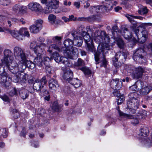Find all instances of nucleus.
<instances>
[{
  "mask_svg": "<svg viewBox=\"0 0 152 152\" xmlns=\"http://www.w3.org/2000/svg\"><path fill=\"white\" fill-rule=\"evenodd\" d=\"M13 53L15 59L19 61L18 68L20 72H23L26 67L31 70L34 68L35 63L27 60L26 54L22 48L15 47L13 49Z\"/></svg>",
  "mask_w": 152,
  "mask_h": 152,
  "instance_id": "obj_1",
  "label": "nucleus"
},
{
  "mask_svg": "<svg viewBox=\"0 0 152 152\" xmlns=\"http://www.w3.org/2000/svg\"><path fill=\"white\" fill-rule=\"evenodd\" d=\"M4 58L1 59V63L0 64V75L3 76V78H5L7 72L5 71V67L7 68L9 71L13 73H15L19 71L18 64L13 61L14 58L10 60L9 57H7L4 61Z\"/></svg>",
  "mask_w": 152,
  "mask_h": 152,
  "instance_id": "obj_2",
  "label": "nucleus"
},
{
  "mask_svg": "<svg viewBox=\"0 0 152 152\" xmlns=\"http://www.w3.org/2000/svg\"><path fill=\"white\" fill-rule=\"evenodd\" d=\"M135 26V25L134 24V27ZM140 28L141 27L138 26L135 29L134 28V32L135 36L137 37L136 39L135 37H134V45L137 42L142 44L146 41L147 38V31L146 30L142 31L140 32L141 34H140L139 31Z\"/></svg>",
  "mask_w": 152,
  "mask_h": 152,
  "instance_id": "obj_3",
  "label": "nucleus"
},
{
  "mask_svg": "<svg viewBox=\"0 0 152 152\" xmlns=\"http://www.w3.org/2000/svg\"><path fill=\"white\" fill-rule=\"evenodd\" d=\"M41 2L45 4L46 7L44 10L46 14H48L52 12L53 10L58 8L59 1L56 0H42Z\"/></svg>",
  "mask_w": 152,
  "mask_h": 152,
  "instance_id": "obj_4",
  "label": "nucleus"
},
{
  "mask_svg": "<svg viewBox=\"0 0 152 152\" xmlns=\"http://www.w3.org/2000/svg\"><path fill=\"white\" fill-rule=\"evenodd\" d=\"M94 41L97 43L99 44L102 42H110V38L104 31L99 32L96 31L92 35Z\"/></svg>",
  "mask_w": 152,
  "mask_h": 152,
  "instance_id": "obj_5",
  "label": "nucleus"
},
{
  "mask_svg": "<svg viewBox=\"0 0 152 152\" xmlns=\"http://www.w3.org/2000/svg\"><path fill=\"white\" fill-rule=\"evenodd\" d=\"M19 71H19L13 74L12 73L13 75H11V76L9 74H7V75L10 77L11 80L9 79V80L8 78H7V82H9L10 84V82L12 80L15 83H18L20 81L21 82V83H25L28 78L27 75L25 73L21 74L18 72Z\"/></svg>",
  "mask_w": 152,
  "mask_h": 152,
  "instance_id": "obj_6",
  "label": "nucleus"
},
{
  "mask_svg": "<svg viewBox=\"0 0 152 152\" xmlns=\"http://www.w3.org/2000/svg\"><path fill=\"white\" fill-rule=\"evenodd\" d=\"M134 117H138L139 118H145L147 115L146 111L140 109L139 107V101L134 97Z\"/></svg>",
  "mask_w": 152,
  "mask_h": 152,
  "instance_id": "obj_7",
  "label": "nucleus"
},
{
  "mask_svg": "<svg viewBox=\"0 0 152 152\" xmlns=\"http://www.w3.org/2000/svg\"><path fill=\"white\" fill-rule=\"evenodd\" d=\"M38 41H40L39 43L34 50V51L36 54L37 56H43V54L45 52V48L47 45L43 43L44 39L42 37H39Z\"/></svg>",
  "mask_w": 152,
  "mask_h": 152,
  "instance_id": "obj_8",
  "label": "nucleus"
},
{
  "mask_svg": "<svg viewBox=\"0 0 152 152\" xmlns=\"http://www.w3.org/2000/svg\"><path fill=\"white\" fill-rule=\"evenodd\" d=\"M45 77H43L40 80L37 79L34 82L33 86L34 90L37 91L42 90L44 86L47 83Z\"/></svg>",
  "mask_w": 152,
  "mask_h": 152,
  "instance_id": "obj_9",
  "label": "nucleus"
},
{
  "mask_svg": "<svg viewBox=\"0 0 152 152\" xmlns=\"http://www.w3.org/2000/svg\"><path fill=\"white\" fill-rule=\"evenodd\" d=\"M63 53L66 57L70 59H73L74 56L77 55L78 51L76 48H63Z\"/></svg>",
  "mask_w": 152,
  "mask_h": 152,
  "instance_id": "obj_10",
  "label": "nucleus"
},
{
  "mask_svg": "<svg viewBox=\"0 0 152 152\" xmlns=\"http://www.w3.org/2000/svg\"><path fill=\"white\" fill-rule=\"evenodd\" d=\"M43 56H37L34 60V62L35 65L39 67L42 66L44 64H46V62H48L51 60V58H49L48 57H43V60H42Z\"/></svg>",
  "mask_w": 152,
  "mask_h": 152,
  "instance_id": "obj_11",
  "label": "nucleus"
},
{
  "mask_svg": "<svg viewBox=\"0 0 152 152\" xmlns=\"http://www.w3.org/2000/svg\"><path fill=\"white\" fill-rule=\"evenodd\" d=\"M82 36L83 37L85 42L87 45L88 50L92 53L94 52V47L93 44V41L91 39L89 35L86 32V34H84V36Z\"/></svg>",
  "mask_w": 152,
  "mask_h": 152,
  "instance_id": "obj_12",
  "label": "nucleus"
},
{
  "mask_svg": "<svg viewBox=\"0 0 152 152\" xmlns=\"http://www.w3.org/2000/svg\"><path fill=\"white\" fill-rule=\"evenodd\" d=\"M43 21L41 20H37L35 23L30 26L29 29L31 32L33 33H37L41 29Z\"/></svg>",
  "mask_w": 152,
  "mask_h": 152,
  "instance_id": "obj_13",
  "label": "nucleus"
},
{
  "mask_svg": "<svg viewBox=\"0 0 152 152\" xmlns=\"http://www.w3.org/2000/svg\"><path fill=\"white\" fill-rule=\"evenodd\" d=\"M75 31H72L71 33L72 35L74 38L73 45L77 47H80L82 45L83 42V38L76 35L75 34Z\"/></svg>",
  "mask_w": 152,
  "mask_h": 152,
  "instance_id": "obj_14",
  "label": "nucleus"
},
{
  "mask_svg": "<svg viewBox=\"0 0 152 152\" xmlns=\"http://www.w3.org/2000/svg\"><path fill=\"white\" fill-rule=\"evenodd\" d=\"M111 87L115 90L119 89L122 86V83L119 79H113L110 83Z\"/></svg>",
  "mask_w": 152,
  "mask_h": 152,
  "instance_id": "obj_15",
  "label": "nucleus"
},
{
  "mask_svg": "<svg viewBox=\"0 0 152 152\" xmlns=\"http://www.w3.org/2000/svg\"><path fill=\"white\" fill-rule=\"evenodd\" d=\"M28 8L33 11L39 12L41 11V7L38 3L32 2L28 5Z\"/></svg>",
  "mask_w": 152,
  "mask_h": 152,
  "instance_id": "obj_16",
  "label": "nucleus"
},
{
  "mask_svg": "<svg viewBox=\"0 0 152 152\" xmlns=\"http://www.w3.org/2000/svg\"><path fill=\"white\" fill-rule=\"evenodd\" d=\"M7 32L10 34L12 36L19 41L22 40L24 39V37L20 32V30L18 31L11 30L9 28Z\"/></svg>",
  "mask_w": 152,
  "mask_h": 152,
  "instance_id": "obj_17",
  "label": "nucleus"
},
{
  "mask_svg": "<svg viewBox=\"0 0 152 152\" xmlns=\"http://www.w3.org/2000/svg\"><path fill=\"white\" fill-rule=\"evenodd\" d=\"M65 69L64 71L63 77L69 82L73 76V72L69 68H66Z\"/></svg>",
  "mask_w": 152,
  "mask_h": 152,
  "instance_id": "obj_18",
  "label": "nucleus"
},
{
  "mask_svg": "<svg viewBox=\"0 0 152 152\" xmlns=\"http://www.w3.org/2000/svg\"><path fill=\"white\" fill-rule=\"evenodd\" d=\"M114 96L117 97V101L118 105L120 104L124 100V97L123 95H121L118 89L115 90L113 92Z\"/></svg>",
  "mask_w": 152,
  "mask_h": 152,
  "instance_id": "obj_19",
  "label": "nucleus"
},
{
  "mask_svg": "<svg viewBox=\"0 0 152 152\" xmlns=\"http://www.w3.org/2000/svg\"><path fill=\"white\" fill-rule=\"evenodd\" d=\"M104 43V44H103V45H101V46L99 45V48H98V50L99 52L102 53V54H104L105 53H106L107 51H106L107 50H109L110 49V46L108 44V43L109 42H108Z\"/></svg>",
  "mask_w": 152,
  "mask_h": 152,
  "instance_id": "obj_20",
  "label": "nucleus"
},
{
  "mask_svg": "<svg viewBox=\"0 0 152 152\" xmlns=\"http://www.w3.org/2000/svg\"><path fill=\"white\" fill-rule=\"evenodd\" d=\"M144 72L143 69L140 66L135 68L134 74V78L138 79L141 77Z\"/></svg>",
  "mask_w": 152,
  "mask_h": 152,
  "instance_id": "obj_21",
  "label": "nucleus"
},
{
  "mask_svg": "<svg viewBox=\"0 0 152 152\" xmlns=\"http://www.w3.org/2000/svg\"><path fill=\"white\" fill-rule=\"evenodd\" d=\"M140 133L139 134L140 136L146 137L148 135L149 129L148 127L146 126H142L140 129Z\"/></svg>",
  "mask_w": 152,
  "mask_h": 152,
  "instance_id": "obj_22",
  "label": "nucleus"
},
{
  "mask_svg": "<svg viewBox=\"0 0 152 152\" xmlns=\"http://www.w3.org/2000/svg\"><path fill=\"white\" fill-rule=\"evenodd\" d=\"M49 88L54 90H56L59 87V85L57 81L51 79L49 81Z\"/></svg>",
  "mask_w": 152,
  "mask_h": 152,
  "instance_id": "obj_23",
  "label": "nucleus"
},
{
  "mask_svg": "<svg viewBox=\"0 0 152 152\" xmlns=\"http://www.w3.org/2000/svg\"><path fill=\"white\" fill-rule=\"evenodd\" d=\"M0 76H1L0 78V83L3 84V85L6 88H7V87H9L10 86V82H7V78H8V79L9 80H11V78L8 75H7V73L6 76H5V78H3V76L0 75Z\"/></svg>",
  "mask_w": 152,
  "mask_h": 152,
  "instance_id": "obj_24",
  "label": "nucleus"
},
{
  "mask_svg": "<svg viewBox=\"0 0 152 152\" xmlns=\"http://www.w3.org/2000/svg\"><path fill=\"white\" fill-rule=\"evenodd\" d=\"M64 57L62 56H60L58 53L55 52L52 54L50 58H52L51 60L52 59V58H53L56 62L61 63Z\"/></svg>",
  "mask_w": 152,
  "mask_h": 152,
  "instance_id": "obj_25",
  "label": "nucleus"
},
{
  "mask_svg": "<svg viewBox=\"0 0 152 152\" xmlns=\"http://www.w3.org/2000/svg\"><path fill=\"white\" fill-rule=\"evenodd\" d=\"M121 52L117 53L114 58H113V62L114 66L116 68H118L120 67L121 65V63L118 61V59L119 58L118 56H120Z\"/></svg>",
  "mask_w": 152,
  "mask_h": 152,
  "instance_id": "obj_26",
  "label": "nucleus"
},
{
  "mask_svg": "<svg viewBox=\"0 0 152 152\" xmlns=\"http://www.w3.org/2000/svg\"><path fill=\"white\" fill-rule=\"evenodd\" d=\"M12 54V52L10 50L7 49H5L4 51L3 57L4 58V61L6 60L7 57H9L10 61L13 59Z\"/></svg>",
  "mask_w": 152,
  "mask_h": 152,
  "instance_id": "obj_27",
  "label": "nucleus"
},
{
  "mask_svg": "<svg viewBox=\"0 0 152 152\" xmlns=\"http://www.w3.org/2000/svg\"><path fill=\"white\" fill-rule=\"evenodd\" d=\"M69 83L73 85L75 88H77L80 87L81 85L80 81L78 79L73 78H72Z\"/></svg>",
  "mask_w": 152,
  "mask_h": 152,
  "instance_id": "obj_28",
  "label": "nucleus"
},
{
  "mask_svg": "<svg viewBox=\"0 0 152 152\" xmlns=\"http://www.w3.org/2000/svg\"><path fill=\"white\" fill-rule=\"evenodd\" d=\"M101 8L103 12L108 11L112 9L113 4L110 2H107L103 6H101Z\"/></svg>",
  "mask_w": 152,
  "mask_h": 152,
  "instance_id": "obj_29",
  "label": "nucleus"
},
{
  "mask_svg": "<svg viewBox=\"0 0 152 152\" xmlns=\"http://www.w3.org/2000/svg\"><path fill=\"white\" fill-rule=\"evenodd\" d=\"M72 31L75 32L76 33L75 34L78 36L79 35L84 36V34H86V32L85 31V28L82 26L78 27L76 31Z\"/></svg>",
  "mask_w": 152,
  "mask_h": 152,
  "instance_id": "obj_30",
  "label": "nucleus"
},
{
  "mask_svg": "<svg viewBox=\"0 0 152 152\" xmlns=\"http://www.w3.org/2000/svg\"><path fill=\"white\" fill-rule=\"evenodd\" d=\"M129 97L130 98L129 100L127 102V105L128 109L131 112L132 111L133 108V97L132 93V92H130L129 94Z\"/></svg>",
  "mask_w": 152,
  "mask_h": 152,
  "instance_id": "obj_31",
  "label": "nucleus"
},
{
  "mask_svg": "<svg viewBox=\"0 0 152 152\" xmlns=\"http://www.w3.org/2000/svg\"><path fill=\"white\" fill-rule=\"evenodd\" d=\"M18 92L20 97L23 99H25L28 96V92L25 89L19 90Z\"/></svg>",
  "mask_w": 152,
  "mask_h": 152,
  "instance_id": "obj_32",
  "label": "nucleus"
},
{
  "mask_svg": "<svg viewBox=\"0 0 152 152\" xmlns=\"http://www.w3.org/2000/svg\"><path fill=\"white\" fill-rule=\"evenodd\" d=\"M139 10H138V13L141 15H145L148 12V10L146 6H144L141 4L138 5Z\"/></svg>",
  "mask_w": 152,
  "mask_h": 152,
  "instance_id": "obj_33",
  "label": "nucleus"
},
{
  "mask_svg": "<svg viewBox=\"0 0 152 152\" xmlns=\"http://www.w3.org/2000/svg\"><path fill=\"white\" fill-rule=\"evenodd\" d=\"M122 35L126 39H130L132 37V35L131 33L129 31L127 28H125L123 32H121Z\"/></svg>",
  "mask_w": 152,
  "mask_h": 152,
  "instance_id": "obj_34",
  "label": "nucleus"
},
{
  "mask_svg": "<svg viewBox=\"0 0 152 152\" xmlns=\"http://www.w3.org/2000/svg\"><path fill=\"white\" fill-rule=\"evenodd\" d=\"M144 52V50L141 48H140L137 49L135 52L134 53V56L135 57L137 56L139 58L142 59L144 58V57L142 56V53Z\"/></svg>",
  "mask_w": 152,
  "mask_h": 152,
  "instance_id": "obj_35",
  "label": "nucleus"
},
{
  "mask_svg": "<svg viewBox=\"0 0 152 152\" xmlns=\"http://www.w3.org/2000/svg\"><path fill=\"white\" fill-rule=\"evenodd\" d=\"M64 45L65 48H75L73 46V41L69 39H67L64 42Z\"/></svg>",
  "mask_w": 152,
  "mask_h": 152,
  "instance_id": "obj_36",
  "label": "nucleus"
},
{
  "mask_svg": "<svg viewBox=\"0 0 152 152\" xmlns=\"http://www.w3.org/2000/svg\"><path fill=\"white\" fill-rule=\"evenodd\" d=\"M117 109L118 111V113L120 117L126 118L128 119H132V116L131 115L125 113L121 111L120 110L119 106L117 107Z\"/></svg>",
  "mask_w": 152,
  "mask_h": 152,
  "instance_id": "obj_37",
  "label": "nucleus"
},
{
  "mask_svg": "<svg viewBox=\"0 0 152 152\" xmlns=\"http://www.w3.org/2000/svg\"><path fill=\"white\" fill-rule=\"evenodd\" d=\"M39 38L37 39V40H34L32 41L30 44V49L34 51L37 45L39 43L40 41H38Z\"/></svg>",
  "mask_w": 152,
  "mask_h": 152,
  "instance_id": "obj_38",
  "label": "nucleus"
},
{
  "mask_svg": "<svg viewBox=\"0 0 152 152\" xmlns=\"http://www.w3.org/2000/svg\"><path fill=\"white\" fill-rule=\"evenodd\" d=\"M25 8V7L23 6L20 4H17L15 5L13 7V10L20 12H22Z\"/></svg>",
  "mask_w": 152,
  "mask_h": 152,
  "instance_id": "obj_39",
  "label": "nucleus"
},
{
  "mask_svg": "<svg viewBox=\"0 0 152 152\" xmlns=\"http://www.w3.org/2000/svg\"><path fill=\"white\" fill-rule=\"evenodd\" d=\"M20 32L21 34L23 36L24 39L25 37H30V34L26 28H22L20 29Z\"/></svg>",
  "mask_w": 152,
  "mask_h": 152,
  "instance_id": "obj_40",
  "label": "nucleus"
},
{
  "mask_svg": "<svg viewBox=\"0 0 152 152\" xmlns=\"http://www.w3.org/2000/svg\"><path fill=\"white\" fill-rule=\"evenodd\" d=\"M116 40L119 48L121 49H123L124 47L125 44L122 39L120 37H118L116 39Z\"/></svg>",
  "mask_w": 152,
  "mask_h": 152,
  "instance_id": "obj_41",
  "label": "nucleus"
},
{
  "mask_svg": "<svg viewBox=\"0 0 152 152\" xmlns=\"http://www.w3.org/2000/svg\"><path fill=\"white\" fill-rule=\"evenodd\" d=\"M151 88L150 86L145 87L141 91V93L143 95H146L151 90Z\"/></svg>",
  "mask_w": 152,
  "mask_h": 152,
  "instance_id": "obj_42",
  "label": "nucleus"
},
{
  "mask_svg": "<svg viewBox=\"0 0 152 152\" xmlns=\"http://www.w3.org/2000/svg\"><path fill=\"white\" fill-rule=\"evenodd\" d=\"M84 61L80 58H79L77 61L74 63V65L75 66H84Z\"/></svg>",
  "mask_w": 152,
  "mask_h": 152,
  "instance_id": "obj_43",
  "label": "nucleus"
},
{
  "mask_svg": "<svg viewBox=\"0 0 152 152\" xmlns=\"http://www.w3.org/2000/svg\"><path fill=\"white\" fill-rule=\"evenodd\" d=\"M59 50V48L57 45L55 44H53L50 45L48 49V52L50 53H51L52 52V50Z\"/></svg>",
  "mask_w": 152,
  "mask_h": 152,
  "instance_id": "obj_44",
  "label": "nucleus"
},
{
  "mask_svg": "<svg viewBox=\"0 0 152 152\" xmlns=\"http://www.w3.org/2000/svg\"><path fill=\"white\" fill-rule=\"evenodd\" d=\"M102 9L101 6L100 7H99L98 6H92L90 8V10L91 12H96L98 13L100 12V9Z\"/></svg>",
  "mask_w": 152,
  "mask_h": 152,
  "instance_id": "obj_45",
  "label": "nucleus"
},
{
  "mask_svg": "<svg viewBox=\"0 0 152 152\" xmlns=\"http://www.w3.org/2000/svg\"><path fill=\"white\" fill-rule=\"evenodd\" d=\"M61 63L65 65V66L69 67L71 65V64L69 62L66 57H64ZM67 68V67H66Z\"/></svg>",
  "mask_w": 152,
  "mask_h": 152,
  "instance_id": "obj_46",
  "label": "nucleus"
},
{
  "mask_svg": "<svg viewBox=\"0 0 152 152\" xmlns=\"http://www.w3.org/2000/svg\"><path fill=\"white\" fill-rule=\"evenodd\" d=\"M1 136L4 138H6L7 137V133L6 129H0V136Z\"/></svg>",
  "mask_w": 152,
  "mask_h": 152,
  "instance_id": "obj_47",
  "label": "nucleus"
},
{
  "mask_svg": "<svg viewBox=\"0 0 152 152\" xmlns=\"http://www.w3.org/2000/svg\"><path fill=\"white\" fill-rule=\"evenodd\" d=\"M48 19L50 23L53 24L54 23L55 21L56 17L53 15L50 14L48 16Z\"/></svg>",
  "mask_w": 152,
  "mask_h": 152,
  "instance_id": "obj_48",
  "label": "nucleus"
},
{
  "mask_svg": "<svg viewBox=\"0 0 152 152\" xmlns=\"http://www.w3.org/2000/svg\"><path fill=\"white\" fill-rule=\"evenodd\" d=\"M128 53L127 52H123L122 54L121 53L120 56H118L119 59L123 60V58L125 60L127 57Z\"/></svg>",
  "mask_w": 152,
  "mask_h": 152,
  "instance_id": "obj_49",
  "label": "nucleus"
},
{
  "mask_svg": "<svg viewBox=\"0 0 152 152\" xmlns=\"http://www.w3.org/2000/svg\"><path fill=\"white\" fill-rule=\"evenodd\" d=\"M80 69L82 70L84 73L86 75H89L91 73V71L89 69L85 67H82Z\"/></svg>",
  "mask_w": 152,
  "mask_h": 152,
  "instance_id": "obj_50",
  "label": "nucleus"
},
{
  "mask_svg": "<svg viewBox=\"0 0 152 152\" xmlns=\"http://www.w3.org/2000/svg\"><path fill=\"white\" fill-rule=\"evenodd\" d=\"M101 66L106 68L107 65V61L104 57L100 64Z\"/></svg>",
  "mask_w": 152,
  "mask_h": 152,
  "instance_id": "obj_51",
  "label": "nucleus"
},
{
  "mask_svg": "<svg viewBox=\"0 0 152 152\" xmlns=\"http://www.w3.org/2000/svg\"><path fill=\"white\" fill-rule=\"evenodd\" d=\"M61 37L56 36L54 37L52 39L54 43H56L57 42H59L61 39Z\"/></svg>",
  "mask_w": 152,
  "mask_h": 152,
  "instance_id": "obj_52",
  "label": "nucleus"
},
{
  "mask_svg": "<svg viewBox=\"0 0 152 152\" xmlns=\"http://www.w3.org/2000/svg\"><path fill=\"white\" fill-rule=\"evenodd\" d=\"M45 66H46L45 68V69L46 70V72L48 73H51L52 70L50 66H48V64L47 63L46 64Z\"/></svg>",
  "mask_w": 152,
  "mask_h": 152,
  "instance_id": "obj_53",
  "label": "nucleus"
},
{
  "mask_svg": "<svg viewBox=\"0 0 152 152\" xmlns=\"http://www.w3.org/2000/svg\"><path fill=\"white\" fill-rule=\"evenodd\" d=\"M125 16L127 18L129 21L132 23L133 21V16L127 14L125 15Z\"/></svg>",
  "mask_w": 152,
  "mask_h": 152,
  "instance_id": "obj_54",
  "label": "nucleus"
},
{
  "mask_svg": "<svg viewBox=\"0 0 152 152\" xmlns=\"http://www.w3.org/2000/svg\"><path fill=\"white\" fill-rule=\"evenodd\" d=\"M140 119L138 117H134V125H136L139 124Z\"/></svg>",
  "mask_w": 152,
  "mask_h": 152,
  "instance_id": "obj_55",
  "label": "nucleus"
},
{
  "mask_svg": "<svg viewBox=\"0 0 152 152\" xmlns=\"http://www.w3.org/2000/svg\"><path fill=\"white\" fill-rule=\"evenodd\" d=\"M0 98L5 101L9 102V98L6 95H4L3 96L0 95Z\"/></svg>",
  "mask_w": 152,
  "mask_h": 152,
  "instance_id": "obj_56",
  "label": "nucleus"
},
{
  "mask_svg": "<svg viewBox=\"0 0 152 152\" xmlns=\"http://www.w3.org/2000/svg\"><path fill=\"white\" fill-rule=\"evenodd\" d=\"M142 83V82H141L140 81H137L134 84V88H135L136 89H134V91H136L137 89V85L138 84H140V85H141Z\"/></svg>",
  "mask_w": 152,
  "mask_h": 152,
  "instance_id": "obj_57",
  "label": "nucleus"
},
{
  "mask_svg": "<svg viewBox=\"0 0 152 152\" xmlns=\"http://www.w3.org/2000/svg\"><path fill=\"white\" fill-rule=\"evenodd\" d=\"M13 112H14L15 113H14L13 117L15 119H16L19 116V114L18 112H17V110L16 109H13Z\"/></svg>",
  "mask_w": 152,
  "mask_h": 152,
  "instance_id": "obj_58",
  "label": "nucleus"
},
{
  "mask_svg": "<svg viewBox=\"0 0 152 152\" xmlns=\"http://www.w3.org/2000/svg\"><path fill=\"white\" fill-rule=\"evenodd\" d=\"M8 30H9V28L2 26H0V32H4V31H7V32Z\"/></svg>",
  "mask_w": 152,
  "mask_h": 152,
  "instance_id": "obj_59",
  "label": "nucleus"
},
{
  "mask_svg": "<svg viewBox=\"0 0 152 152\" xmlns=\"http://www.w3.org/2000/svg\"><path fill=\"white\" fill-rule=\"evenodd\" d=\"M17 94V92L15 89L14 88V89L10 92V95L11 96H13L16 95Z\"/></svg>",
  "mask_w": 152,
  "mask_h": 152,
  "instance_id": "obj_60",
  "label": "nucleus"
},
{
  "mask_svg": "<svg viewBox=\"0 0 152 152\" xmlns=\"http://www.w3.org/2000/svg\"><path fill=\"white\" fill-rule=\"evenodd\" d=\"M74 5L78 9L80 7V3L79 2H75Z\"/></svg>",
  "mask_w": 152,
  "mask_h": 152,
  "instance_id": "obj_61",
  "label": "nucleus"
},
{
  "mask_svg": "<svg viewBox=\"0 0 152 152\" xmlns=\"http://www.w3.org/2000/svg\"><path fill=\"white\" fill-rule=\"evenodd\" d=\"M69 21H70L72 20H75L76 19L75 18L74 16L72 15L69 16Z\"/></svg>",
  "mask_w": 152,
  "mask_h": 152,
  "instance_id": "obj_62",
  "label": "nucleus"
},
{
  "mask_svg": "<svg viewBox=\"0 0 152 152\" xmlns=\"http://www.w3.org/2000/svg\"><path fill=\"white\" fill-rule=\"evenodd\" d=\"M95 59L96 62V63H99V62H97L99 60V58L98 55L95 54H94Z\"/></svg>",
  "mask_w": 152,
  "mask_h": 152,
  "instance_id": "obj_63",
  "label": "nucleus"
},
{
  "mask_svg": "<svg viewBox=\"0 0 152 152\" xmlns=\"http://www.w3.org/2000/svg\"><path fill=\"white\" fill-rule=\"evenodd\" d=\"M148 48L149 51H151L152 53V43H150L148 46Z\"/></svg>",
  "mask_w": 152,
  "mask_h": 152,
  "instance_id": "obj_64",
  "label": "nucleus"
}]
</instances>
